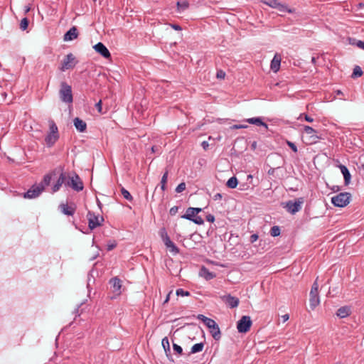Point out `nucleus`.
<instances>
[{
  "label": "nucleus",
  "mask_w": 364,
  "mask_h": 364,
  "mask_svg": "<svg viewBox=\"0 0 364 364\" xmlns=\"http://www.w3.org/2000/svg\"><path fill=\"white\" fill-rule=\"evenodd\" d=\"M59 95L63 102L72 103L73 101L72 87L65 81L60 82Z\"/></svg>",
  "instance_id": "obj_1"
},
{
  "label": "nucleus",
  "mask_w": 364,
  "mask_h": 364,
  "mask_svg": "<svg viewBox=\"0 0 364 364\" xmlns=\"http://www.w3.org/2000/svg\"><path fill=\"white\" fill-rule=\"evenodd\" d=\"M50 132L45 138V141L48 147L53 146V144L59 139L58 129L54 121H49Z\"/></svg>",
  "instance_id": "obj_2"
},
{
  "label": "nucleus",
  "mask_w": 364,
  "mask_h": 364,
  "mask_svg": "<svg viewBox=\"0 0 364 364\" xmlns=\"http://www.w3.org/2000/svg\"><path fill=\"white\" fill-rule=\"evenodd\" d=\"M77 63L78 60L76 59L75 56L72 53H70L64 57L59 67V70L64 72L67 70L73 69Z\"/></svg>",
  "instance_id": "obj_3"
},
{
  "label": "nucleus",
  "mask_w": 364,
  "mask_h": 364,
  "mask_svg": "<svg viewBox=\"0 0 364 364\" xmlns=\"http://www.w3.org/2000/svg\"><path fill=\"white\" fill-rule=\"evenodd\" d=\"M350 198L351 194L350 193H340L331 198V203L336 207L343 208L350 203Z\"/></svg>",
  "instance_id": "obj_4"
},
{
  "label": "nucleus",
  "mask_w": 364,
  "mask_h": 364,
  "mask_svg": "<svg viewBox=\"0 0 364 364\" xmlns=\"http://www.w3.org/2000/svg\"><path fill=\"white\" fill-rule=\"evenodd\" d=\"M252 324V321L250 316H242L237 322V329L240 333H246L250 330Z\"/></svg>",
  "instance_id": "obj_5"
},
{
  "label": "nucleus",
  "mask_w": 364,
  "mask_h": 364,
  "mask_svg": "<svg viewBox=\"0 0 364 364\" xmlns=\"http://www.w3.org/2000/svg\"><path fill=\"white\" fill-rule=\"evenodd\" d=\"M159 235L166 248H168L170 252H173V254H177L179 252V249L171 240L170 237L168 236L167 232L166 231V229H161V230L159 232Z\"/></svg>",
  "instance_id": "obj_6"
},
{
  "label": "nucleus",
  "mask_w": 364,
  "mask_h": 364,
  "mask_svg": "<svg viewBox=\"0 0 364 364\" xmlns=\"http://www.w3.org/2000/svg\"><path fill=\"white\" fill-rule=\"evenodd\" d=\"M304 203L303 198H298L295 200H289L286 203L284 208L287 210L291 213L295 214L301 208V205Z\"/></svg>",
  "instance_id": "obj_7"
},
{
  "label": "nucleus",
  "mask_w": 364,
  "mask_h": 364,
  "mask_svg": "<svg viewBox=\"0 0 364 364\" xmlns=\"http://www.w3.org/2000/svg\"><path fill=\"white\" fill-rule=\"evenodd\" d=\"M88 220V228H97L102 225L104 218L100 215H95L94 213L89 211L87 215Z\"/></svg>",
  "instance_id": "obj_8"
},
{
  "label": "nucleus",
  "mask_w": 364,
  "mask_h": 364,
  "mask_svg": "<svg viewBox=\"0 0 364 364\" xmlns=\"http://www.w3.org/2000/svg\"><path fill=\"white\" fill-rule=\"evenodd\" d=\"M65 185L77 192L82 191L84 188L83 183L77 174H75L74 176L70 178Z\"/></svg>",
  "instance_id": "obj_9"
},
{
  "label": "nucleus",
  "mask_w": 364,
  "mask_h": 364,
  "mask_svg": "<svg viewBox=\"0 0 364 364\" xmlns=\"http://www.w3.org/2000/svg\"><path fill=\"white\" fill-rule=\"evenodd\" d=\"M191 207L187 208L186 213L181 215V218L191 220L196 225H203L204 222L203 218L200 215H197L194 212H191Z\"/></svg>",
  "instance_id": "obj_10"
},
{
  "label": "nucleus",
  "mask_w": 364,
  "mask_h": 364,
  "mask_svg": "<svg viewBox=\"0 0 364 364\" xmlns=\"http://www.w3.org/2000/svg\"><path fill=\"white\" fill-rule=\"evenodd\" d=\"M210 323L206 324L205 326L209 328L210 333L213 338L215 341H219L221 338V331L217 323L212 318L210 319Z\"/></svg>",
  "instance_id": "obj_11"
},
{
  "label": "nucleus",
  "mask_w": 364,
  "mask_h": 364,
  "mask_svg": "<svg viewBox=\"0 0 364 364\" xmlns=\"http://www.w3.org/2000/svg\"><path fill=\"white\" fill-rule=\"evenodd\" d=\"M43 191V184L34 185L26 193H24L23 197L26 198H35L38 197Z\"/></svg>",
  "instance_id": "obj_12"
},
{
  "label": "nucleus",
  "mask_w": 364,
  "mask_h": 364,
  "mask_svg": "<svg viewBox=\"0 0 364 364\" xmlns=\"http://www.w3.org/2000/svg\"><path fill=\"white\" fill-rule=\"evenodd\" d=\"M95 50L100 54L103 58L109 59L111 58V53L107 47L101 42L97 43L93 46Z\"/></svg>",
  "instance_id": "obj_13"
},
{
  "label": "nucleus",
  "mask_w": 364,
  "mask_h": 364,
  "mask_svg": "<svg viewBox=\"0 0 364 364\" xmlns=\"http://www.w3.org/2000/svg\"><path fill=\"white\" fill-rule=\"evenodd\" d=\"M109 284L112 287V291L117 295H120L122 291V281L117 277L110 279Z\"/></svg>",
  "instance_id": "obj_14"
},
{
  "label": "nucleus",
  "mask_w": 364,
  "mask_h": 364,
  "mask_svg": "<svg viewBox=\"0 0 364 364\" xmlns=\"http://www.w3.org/2000/svg\"><path fill=\"white\" fill-rule=\"evenodd\" d=\"M222 300L231 309L235 308L239 305L240 300L238 298L231 296L230 294L225 295L221 297Z\"/></svg>",
  "instance_id": "obj_15"
},
{
  "label": "nucleus",
  "mask_w": 364,
  "mask_h": 364,
  "mask_svg": "<svg viewBox=\"0 0 364 364\" xmlns=\"http://www.w3.org/2000/svg\"><path fill=\"white\" fill-rule=\"evenodd\" d=\"M161 345L164 350L165 354L168 360L171 362H174L173 357L171 353L170 343L168 337H164L161 341Z\"/></svg>",
  "instance_id": "obj_16"
},
{
  "label": "nucleus",
  "mask_w": 364,
  "mask_h": 364,
  "mask_svg": "<svg viewBox=\"0 0 364 364\" xmlns=\"http://www.w3.org/2000/svg\"><path fill=\"white\" fill-rule=\"evenodd\" d=\"M78 36V31L77 27L73 26L65 34L63 40L65 41H70L77 38Z\"/></svg>",
  "instance_id": "obj_17"
},
{
  "label": "nucleus",
  "mask_w": 364,
  "mask_h": 364,
  "mask_svg": "<svg viewBox=\"0 0 364 364\" xmlns=\"http://www.w3.org/2000/svg\"><path fill=\"white\" fill-rule=\"evenodd\" d=\"M199 275L201 277H203L207 281L210 280L216 277V274L212 272H210L209 269L205 266H202L199 271Z\"/></svg>",
  "instance_id": "obj_18"
},
{
  "label": "nucleus",
  "mask_w": 364,
  "mask_h": 364,
  "mask_svg": "<svg viewBox=\"0 0 364 364\" xmlns=\"http://www.w3.org/2000/svg\"><path fill=\"white\" fill-rule=\"evenodd\" d=\"M351 314V309L348 306H343L340 307L336 311V316L341 318H344L350 316Z\"/></svg>",
  "instance_id": "obj_19"
},
{
  "label": "nucleus",
  "mask_w": 364,
  "mask_h": 364,
  "mask_svg": "<svg viewBox=\"0 0 364 364\" xmlns=\"http://www.w3.org/2000/svg\"><path fill=\"white\" fill-rule=\"evenodd\" d=\"M74 126L76 129L80 132H84L87 129V124L85 121L80 119L79 117H75L73 119Z\"/></svg>",
  "instance_id": "obj_20"
},
{
  "label": "nucleus",
  "mask_w": 364,
  "mask_h": 364,
  "mask_svg": "<svg viewBox=\"0 0 364 364\" xmlns=\"http://www.w3.org/2000/svg\"><path fill=\"white\" fill-rule=\"evenodd\" d=\"M338 167H339L342 174L343 175L345 185H346V186L348 185L350 181L351 175H350L348 168L345 165H343V164H340L338 166Z\"/></svg>",
  "instance_id": "obj_21"
},
{
  "label": "nucleus",
  "mask_w": 364,
  "mask_h": 364,
  "mask_svg": "<svg viewBox=\"0 0 364 364\" xmlns=\"http://www.w3.org/2000/svg\"><path fill=\"white\" fill-rule=\"evenodd\" d=\"M66 176L65 174L62 171L60 174V176L58 179L57 180L56 183L53 185L52 187V191L53 193L57 192L60 188L62 186V185L65 182Z\"/></svg>",
  "instance_id": "obj_22"
},
{
  "label": "nucleus",
  "mask_w": 364,
  "mask_h": 364,
  "mask_svg": "<svg viewBox=\"0 0 364 364\" xmlns=\"http://www.w3.org/2000/svg\"><path fill=\"white\" fill-rule=\"evenodd\" d=\"M281 57L278 54H275L273 59L271 61V69L274 73H277L280 68Z\"/></svg>",
  "instance_id": "obj_23"
},
{
  "label": "nucleus",
  "mask_w": 364,
  "mask_h": 364,
  "mask_svg": "<svg viewBox=\"0 0 364 364\" xmlns=\"http://www.w3.org/2000/svg\"><path fill=\"white\" fill-rule=\"evenodd\" d=\"M245 122H248L249 124H255L257 126H262L266 129H268V125L265 122H264L261 117H252L245 119Z\"/></svg>",
  "instance_id": "obj_24"
},
{
  "label": "nucleus",
  "mask_w": 364,
  "mask_h": 364,
  "mask_svg": "<svg viewBox=\"0 0 364 364\" xmlns=\"http://www.w3.org/2000/svg\"><path fill=\"white\" fill-rule=\"evenodd\" d=\"M204 346L205 344L203 342L194 344L191 347V351L187 355H190L191 354H195L201 352L203 350Z\"/></svg>",
  "instance_id": "obj_25"
},
{
  "label": "nucleus",
  "mask_w": 364,
  "mask_h": 364,
  "mask_svg": "<svg viewBox=\"0 0 364 364\" xmlns=\"http://www.w3.org/2000/svg\"><path fill=\"white\" fill-rule=\"evenodd\" d=\"M309 296H310V299H309L310 306H311V309H314L319 304V302H320L318 294H310Z\"/></svg>",
  "instance_id": "obj_26"
},
{
  "label": "nucleus",
  "mask_w": 364,
  "mask_h": 364,
  "mask_svg": "<svg viewBox=\"0 0 364 364\" xmlns=\"http://www.w3.org/2000/svg\"><path fill=\"white\" fill-rule=\"evenodd\" d=\"M62 212L67 215H73L75 213V208L69 206L68 204H61L60 206Z\"/></svg>",
  "instance_id": "obj_27"
},
{
  "label": "nucleus",
  "mask_w": 364,
  "mask_h": 364,
  "mask_svg": "<svg viewBox=\"0 0 364 364\" xmlns=\"http://www.w3.org/2000/svg\"><path fill=\"white\" fill-rule=\"evenodd\" d=\"M55 175V171H53L50 173L46 174L43 177V181L40 184L43 185V188L45 186H49L50 181L52 179V176Z\"/></svg>",
  "instance_id": "obj_28"
},
{
  "label": "nucleus",
  "mask_w": 364,
  "mask_h": 364,
  "mask_svg": "<svg viewBox=\"0 0 364 364\" xmlns=\"http://www.w3.org/2000/svg\"><path fill=\"white\" fill-rule=\"evenodd\" d=\"M237 184L238 181L235 176L230 178L226 183V186L230 188H235Z\"/></svg>",
  "instance_id": "obj_29"
},
{
  "label": "nucleus",
  "mask_w": 364,
  "mask_h": 364,
  "mask_svg": "<svg viewBox=\"0 0 364 364\" xmlns=\"http://www.w3.org/2000/svg\"><path fill=\"white\" fill-rule=\"evenodd\" d=\"M277 9L281 12H288L289 14L294 12V9H289L287 5L282 4L280 2L279 3V6H277Z\"/></svg>",
  "instance_id": "obj_30"
},
{
  "label": "nucleus",
  "mask_w": 364,
  "mask_h": 364,
  "mask_svg": "<svg viewBox=\"0 0 364 364\" xmlns=\"http://www.w3.org/2000/svg\"><path fill=\"white\" fill-rule=\"evenodd\" d=\"M172 343H173V350L174 351V353L178 355H183V351L182 347L181 346L175 343L173 339H172Z\"/></svg>",
  "instance_id": "obj_31"
},
{
  "label": "nucleus",
  "mask_w": 364,
  "mask_h": 364,
  "mask_svg": "<svg viewBox=\"0 0 364 364\" xmlns=\"http://www.w3.org/2000/svg\"><path fill=\"white\" fill-rule=\"evenodd\" d=\"M363 73L360 67L358 65H355V68H353V71L351 77L353 78H356V77L362 76Z\"/></svg>",
  "instance_id": "obj_32"
},
{
  "label": "nucleus",
  "mask_w": 364,
  "mask_h": 364,
  "mask_svg": "<svg viewBox=\"0 0 364 364\" xmlns=\"http://www.w3.org/2000/svg\"><path fill=\"white\" fill-rule=\"evenodd\" d=\"M176 6H177L178 11L180 12L181 11H184V10L187 9L189 6V4L186 1H183V2L178 1L176 3Z\"/></svg>",
  "instance_id": "obj_33"
},
{
  "label": "nucleus",
  "mask_w": 364,
  "mask_h": 364,
  "mask_svg": "<svg viewBox=\"0 0 364 364\" xmlns=\"http://www.w3.org/2000/svg\"><path fill=\"white\" fill-rule=\"evenodd\" d=\"M121 193L123 197L127 199L129 201H132L133 200L132 196L130 194V193L126 190L124 187L121 188Z\"/></svg>",
  "instance_id": "obj_34"
},
{
  "label": "nucleus",
  "mask_w": 364,
  "mask_h": 364,
  "mask_svg": "<svg viewBox=\"0 0 364 364\" xmlns=\"http://www.w3.org/2000/svg\"><path fill=\"white\" fill-rule=\"evenodd\" d=\"M28 24H29V21L26 17H25V18H22L21 21L20 28L22 31H26L28 28Z\"/></svg>",
  "instance_id": "obj_35"
},
{
  "label": "nucleus",
  "mask_w": 364,
  "mask_h": 364,
  "mask_svg": "<svg viewBox=\"0 0 364 364\" xmlns=\"http://www.w3.org/2000/svg\"><path fill=\"white\" fill-rule=\"evenodd\" d=\"M264 3L272 8L277 9L279 2L277 0H267Z\"/></svg>",
  "instance_id": "obj_36"
},
{
  "label": "nucleus",
  "mask_w": 364,
  "mask_h": 364,
  "mask_svg": "<svg viewBox=\"0 0 364 364\" xmlns=\"http://www.w3.org/2000/svg\"><path fill=\"white\" fill-rule=\"evenodd\" d=\"M304 132L305 133L308 134H310V136L314 134H316L317 133L316 130H315L311 127H309V126H307V125H305L304 127Z\"/></svg>",
  "instance_id": "obj_37"
},
{
  "label": "nucleus",
  "mask_w": 364,
  "mask_h": 364,
  "mask_svg": "<svg viewBox=\"0 0 364 364\" xmlns=\"http://www.w3.org/2000/svg\"><path fill=\"white\" fill-rule=\"evenodd\" d=\"M197 318L203 321L205 325L211 323L210 321V318L205 316L203 314H198L197 316Z\"/></svg>",
  "instance_id": "obj_38"
},
{
  "label": "nucleus",
  "mask_w": 364,
  "mask_h": 364,
  "mask_svg": "<svg viewBox=\"0 0 364 364\" xmlns=\"http://www.w3.org/2000/svg\"><path fill=\"white\" fill-rule=\"evenodd\" d=\"M176 295L181 296H188L191 295L190 292L188 291H185L183 289H178L176 290Z\"/></svg>",
  "instance_id": "obj_39"
},
{
  "label": "nucleus",
  "mask_w": 364,
  "mask_h": 364,
  "mask_svg": "<svg viewBox=\"0 0 364 364\" xmlns=\"http://www.w3.org/2000/svg\"><path fill=\"white\" fill-rule=\"evenodd\" d=\"M201 237V235L196 232L191 234V239L195 242H200Z\"/></svg>",
  "instance_id": "obj_40"
},
{
  "label": "nucleus",
  "mask_w": 364,
  "mask_h": 364,
  "mask_svg": "<svg viewBox=\"0 0 364 364\" xmlns=\"http://www.w3.org/2000/svg\"><path fill=\"white\" fill-rule=\"evenodd\" d=\"M186 189V183L184 182H182L179 183L177 187L176 188V193H181Z\"/></svg>",
  "instance_id": "obj_41"
},
{
  "label": "nucleus",
  "mask_w": 364,
  "mask_h": 364,
  "mask_svg": "<svg viewBox=\"0 0 364 364\" xmlns=\"http://www.w3.org/2000/svg\"><path fill=\"white\" fill-rule=\"evenodd\" d=\"M117 247V242L115 241H109L107 245V250L111 251Z\"/></svg>",
  "instance_id": "obj_42"
},
{
  "label": "nucleus",
  "mask_w": 364,
  "mask_h": 364,
  "mask_svg": "<svg viewBox=\"0 0 364 364\" xmlns=\"http://www.w3.org/2000/svg\"><path fill=\"white\" fill-rule=\"evenodd\" d=\"M311 139V144H315L316 143L319 139H321V136H318L316 134H314L310 136Z\"/></svg>",
  "instance_id": "obj_43"
},
{
  "label": "nucleus",
  "mask_w": 364,
  "mask_h": 364,
  "mask_svg": "<svg viewBox=\"0 0 364 364\" xmlns=\"http://www.w3.org/2000/svg\"><path fill=\"white\" fill-rule=\"evenodd\" d=\"M318 294V284L316 282V281L313 284L312 287H311V291H310V294Z\"/></svg>",
  "instance_id": "obj_44"
},
{
  "label": "nucleus",
  "mask_w": 364,
  "mask_h": 364,
  "mask_svg": "<svg viewBox=\"0 0 364 364\" xmlns=\"http://www.w3.org/2000/svg\"><path fill=\"white\" fill-rule=\"evenodd\" d=\"M270 234L273 237L279 236L281 234V229H270Z\"/></svg>",
  "instance_id": "obj_45"
},
{
  "label": "nucleus",
  "mask_w": 364,
  "mask_h": 364,
  "mask_svg": "<svg viewBox=\"0 0 364 364\" xmlns=\"http://www.w3.org/2000/svg\"><path fill=\"white\" fill-rule=\"evenodd\" d=\"M287 144L294 152L296 153L298 151L297 147L294 143L287 141Z\"/></svg>",
  "instance_id": "obj_46"
},
{
  "label": "nucleus",
  "mask_w": 364,
  "mask_h": 364,
  "mask_svg": "<svg viewBox=\"0 0 364 364\" xmlns=\"http://www.w3.org/2000/svg\"><path fill=\"white\" fill-rule=\"evenodd\" d=\"M168 171L166 170L165 171V173H164V175L162 176V178H161V183H166L167 182V179H168Z\"/></svg>",
  "instance_id": "obj_47"
},
{
  "label": "nucleus",
  "mask_w": 364,
  "mask_h": 364,
  "mask_svg": "<svg viewBox=\"0 0 364 364\" xmlns=\"http://www.w3.org/2000/svg\"><path fill=\"white\" fill-rule=\"evenodd\" d=\"M247 125L245 124H234L231 127L232 129H245L247 128Z\"/></svg>",
  "instance_id": "obj_48"
},
{
  "label": "nucleus",
  "mask_w": 364,
  "mask_h": 364,
  "mask_svg": "<svg viewBox=\"0 0 364 364\" xmlns=\"http://www.w3.org/2000/svg\"><path fill=\"white\" fill-rule=\"evenodd\" d=\"M216 76L219 79H224L225 77V73L222 70H218Z\"/></svg>",
  "instance_id": "obj_49"
},
{
  "label": "nucleus",
  "mask_w": 364,
  "mask_h": 364,
  "mask_svg": "<svg viewBox=\"0 0 364 364\" xmlns=\"http://www.w3.org/2000/svg\"><path fill=\"white\" fill-rule=\"evenodd\" d=\"M352 44L356 45L359 48L364 50V41L358 40L355 43H352Z\"/></svg>",
  "instance_id": "obj_50"
},
{
  "label": "nucleus",
  "mask_w": 364,
  "mask_h": 364,
  "mask_svg": "<svg viewBox=\"0 0 364 364\" xmlns=\"http://www.w3.org/2000/svg\"><path fill=\"white\" fill-rule=\"evenodd\" d=\"M178 210V206H173L170 209L169 213L171 215H175L177 213Z\"/></svg>",
  "instance_id": "obj_51"
},
{
  "label": "nucleus",
  "mask_w": 364,
  "mask_h": 364,
  "mask_svg": "<svg viewBox=\"0 0 364 364\" xmlns=\"http://www.w3.org/2000/svg\"><path fill=\"white\" fill-rule=\"evenodd\" d=\"M303 116L304 117L305 120L308 122H312L314 121V119L306 114H301L299 118H301Z\"/></svg>",
  "instance_id": "obj_52"
},
{
  "label": "nucleus",
  "mask_w": 364,
  "mask_h": 364,
  "mask_svg": "<svg viewBox=\"0 0 364 364\" xmlns=\"http://www.w3.org/2000/svg\"><path fill=\"white\" fill-rule=\"evenodd\" d=\"M205 219L207 221L210 223H213L215 221V217L213 215L208 214L205 216Z\"/></svg>",
  "instance_id": "obj_53"
},
{
  "label": "nucleus",
  "mask_w": 364,
  "mask_h": 364,
  "mask_svg": "<svg viewBox=\"0 0 364 364\" xmlns=\"http://www.w3.org/2000/svg\"><path fill=\"white\" fill-rule=\"evenodd\" d=\"M258 235L257 234H252L250 237V242L253 243L258 239Z\"/></svg>",
  "instance_id": "obj_54"
},
{
  "label": "nucleus",
  "mask_w": 364,
  "mask_h": 364,
  "mask_svg": "<svg viewBox=\"0 0 364 364\" xmlns=\"http://www.w3.org/2000/svg\"><path fill=\"white\" fill-rule=\"evenodd\" d=\"M171 27L173 28L176 31H181L182 28L180 25L178 24H170Z\"/></svg>",
  "instance_id": "obj_55"
},
{
  "label": "nucleus",
  "mask_w": 364,
  "mask_h": 364,
  "mask_svg": "<svg viewBox=\"0 0 364 364\" xmlns=\"http://www.w3.org/2000/svg\"><path fill=\"white\" fill-rule=\"evenodd\" d=\"M95 107L99 112H102V101L100 100L97 103H96Z\"/></svg>",
  "instance_id": "obj_56"
},
{
  "label": "nucleus",
  "mask_w": 364,
  "mask_h": 364,
  "mask_svg": "<svg viewBox=\"0 0 364 364\" xmlns=\"http://www.w3.org/2000/svg\"><path fill=\"white\" fill-rule=\"evenodd\" d=\"M202 211V208H192L191 212H194L196 213L197 215H198V213Z\"/></svg>",
  "instance_id": "obj_57"
},
{
  "label": "nucleus",
  "mask_w": 364,
  "mask_h": 364,
  "mask_svg": "<svg viewBox=\"0 0 364 364\" xmlns=\"http://www.w3.org/2000/svg\"><path fill=\"white\" fill-rule=\"evenodd\" d=\"M222 194L221 193H216L214 196H213V199L215 200H220L222 198Z\"/></svg>",
  "instance_id": "obj_58"
},
{
  "label": "nucleus",
  "mask_w": 364,
  "mask_h": 364,
  "mask_svg": "<svg viewBox=\"0 0 364 364\" xmlns=\"http://www.w3.org/2000/svg\"><path fill=\"white\" fill-rule=\"evenodd\" d=\"M201 146H203V148L206 150L208 149V147L209 146V144L207 141H204L202 142L201 144Z\"/></svg>",
  "instance_id": "obj_59"
},
{
  "label": "nucleus",
  "mask_w": 364,
  "mask_h": 364,
  "mask_svg": "<svg viewBox=\"0 0 364 364\" xmlns=\"http://www.w3.org/2000/svg\"><path fill=\"white\" fill-rule=\"evenodd\" d=\"M282 318L283 322H286L289 318V316L287 314H284V315L282 316Z\"/></svg>",
  "instance_id": "obj_60"
},
{
  "label": "nucleus",
  "mask_w": 364,
  "mask_h": 364,
  "mask_svg": "<svg viewBox=\"0 0 364 364\" xmlns=\"http://www.w3.org/2000/svg\"><path fill=\"white\" fill-rule=\"evenodd\" d=\"M257 148V141H253L251 144V149L255 150Z\"/></svg>",
  "instance_id": "obj_61"
},
{
  "label": "nucleus",
  "mask_w": 364,
  "mask_h": 364,
  "mask_svg": "<svg viewBox=\"0 0 364 364\" xmlns=\"http://www.w3.org/2000/svg\"><path fill=\"white\" fill-rule=\"evenodd\" d=\"M274 171H275V168H271L268 171L267 173H268L269 175H273V174H274Z\"/></svg>",
  "instance_id": "obj_62"
},
{
  "label": "nucleus",
  "mask_w": 364,
  "mask_h": 364,
  "mask_svg": "<svg viewBox=\"0 0 364 364\" xmlns=\"http://www.w3.org/2000/svg\"><path fill=\"white\" fill-rule=\"evenodd\" d=\"M171 294V291H170V292L167 294L166 298V299H165V301H164V304H165V303H167V302L168 301V300H169V299H170V294Z\"/></svg>",
  "instance_id": "obj_63"
},
{
  "label": "nucleus",
  "mask_w": 364,
  "mask_h": 364,
  "mask_svg": "<svg viewBox=\"0 0 364 364\" xmlns=\"http://www.w3.org/2000/svg\"><path fill=\"white\" fill-rule=\"evenodd\" d=\"M157 151H158V147H157V146H153L151 147V151H152L153 153H155V152H156Z\"/></svg>",
  "instance_id": "obj_64"
}]
</instances>
